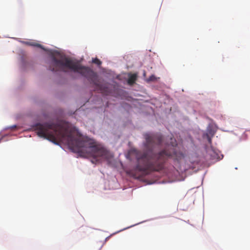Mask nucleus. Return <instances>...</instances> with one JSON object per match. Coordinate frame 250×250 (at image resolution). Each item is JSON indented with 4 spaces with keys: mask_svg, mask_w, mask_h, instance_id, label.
<instances>
[{
    "mask_svg": "<svg viewBox=\"0 0 250 250\" xmlns=\"http://www.w3.org/2000/svg\"><path fill=\"white\" fill-rule=\"evenodd\" d=\"M35 130L39 136L55 144H58L57 140L64 141L73 151L91 158L93 164L101 163L107 158V151L96 142L60 124H37Z\"/></svg>",
    "mask_w": 250,
    "mask_h": 250,
    "instance_id": "1",
    "label": "nucleus"
},
{
    "mask_svg": "<svg viewBox=\"0 0 250 250\" xmlns=\"http://www.w3.org/2000/svg\"><path fill=\"white\" fill-rule=\"evenodd\" d=\"M172 148H164L154 152H142L136 149L131 150L137 160L135 170L142 174H147L151 171H159L164 169L169 159L180 162L185 157V154L175 147L177 146L175 139L170 138Z\"/></svg>",
    "mask_w": 250,
    "mask_h": 250,
    "instance_id": "2",
    "label": "nucleus"
},
{
    "mask_svg": "<svg viewBox=\"0 0 250 250\" xmlns=\"http://www.w3.org/2000/svg\"><path fill=\"white\" fill-rule=\"evenodd\" d=\"M49 68L52 71L67 72L70 69L74 72L80 73L85 77L90 83L95 85L96 89L104 91V87L100 83L97 73L88 67L81 65L78 62H75L66 57H55L53 55L49 62Z\"/></svg>",
    "mask_w": 250,
    "mask_h": 250,
    "instance_id": "3",
    "label": "nucleus"
},
{
    "mask_svg": "<svg viewBox=\"0 0 250 250\" xmlns=\"http://www.w3.org/2000/svg\"><path fill=\"white\" fill-rule=\"evenodd\" d=\"M146 139L145 146L146 148L150 149L155 145H161L163 141V137L159 134L146 133L144 134Z\"/></svg>",
    "mask_w": 250,
    "mask_h": 250,
    "instance_id": "4",
    "label": "nucleus"
},
{
    "mask_svg": "<svg viewBox=\"0 0 250 250\" xmlns=\"http://www.w3.org/2000/svg\"><path fill=\"white\" fill-rule=\"evenodd\" d=\"M136 75L135 74H131L129 76L128 80L127 83L129 84L132 85L133 84L135 81L136 80Z\"/></svg>",
    "mask_w": 250,
    "mask_h": 250,
    "instance_id": "5",
    "label": "nucleus"
},
{
    "mask_svg": "<svg viewBox=\"0 0 250 250\" xmlns=\"http://www.w3.org/2000/svg\"><path fill=\"white\" fill-rule=\"evenodd\" d=\"M92 62L97 64L98 65H100L102 64L101 61L97 58L93 59Z\"/></svg>",
    "mask_w": 250,
    "mask_h": 250,
    "instance_id": "6",
    "label": "nucleus"
},
{
    "mask_svg": "<svg viewBox=\"0 0 250 250\" xmlns=\"http://www.w3.org/2000/svg\"><path fill=\"white\" fill-rule=\"evenodd\" d=\"M31 45H33V46H37V47H40L41 48L43 49V46L41 44H39V43H33V44H31Z\"/></svg>",
    "mask_w": 250,
    "mask_h": 250,
    "instance_id": "7",
    "label": "nucleus"
},
{
    "mask_svg": "<svg viewBox=\"0 0 250 250\" xmlns=\"http://www.w3.org/2000/svg\"><path fill=\"white\" fill-rule=\"evenodd\" d=\"M156 80V78L154 75H151L148 79L149 81H153Z\"/></svg>",
    "mask_w": 250,
    "mask_h": 250,
    "instance_id": "8",
    "label": "nucleus"
},
{
    "mask_svg": "<svg viewBox=\"0 0 250 250\" xmlns=\"http://www.w3.org/2000/svg\"><path fill=\"white\" fill-rule=\"evenodd\" d=\"M208 142H209V143H210V142H211V139H210V138H209V139H208Z\"/></svg>",
    "mask_w": 250,
    "mask_h": 250,
    "instance_id": "9",
    "label": "nucleus"
},
{
    "mask_svg": "<svg viewBox=\"0 0 250 250\" xmlns=\"http://www.w3.org/2000/svg\"><path fill=\"white\" fill-rule=\"evenodd\" d=\"M12 127H16V125L13 126Z\"/></svg>",
    "mask_w": 250,
    "mask_h": 250,
    "instance_id": "10",
    "label": "nucleus"
}]
</instances>
